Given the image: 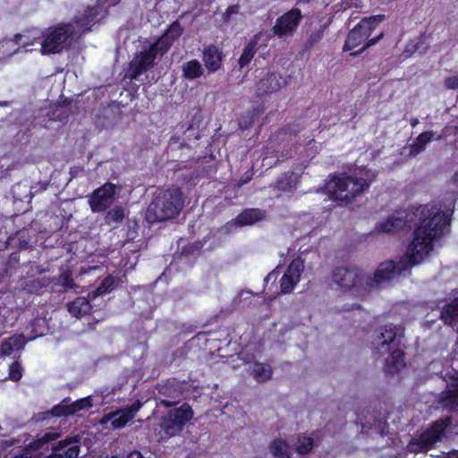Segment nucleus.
<instances>
[{"instance_id": "nucleus-48", "label": "nucleus", "mask_w": 458, "mask_h": 458, "mask_svg": "<svg viewBox=\"0 0 458 458\" xmlns=\"http://www.w3.org/2000/svg\"><path fill=\"white\" fill-rule=\"evenodd\" d=\"M244 294L250 295V292L242 293H241V296H242V295H244Z\"/></svg>"}, {"instance_id": "nucleus-44", "label": "nucleus", "mask_w": 458, "mask_h": 458, "mask_svg": "<svg viewBox=\"0 0 458 458\" xmlns=\"http://www.w3.org/2000/svg\"><path fill=\"white\" fill-rule=\"evenodd\" d=\"M410 123L412 127H415L418 123H419V119L418 118H411L410 120Z\"/></svg>"}, {"instance_id": "nucleus-26", "label": "nucleus", "mask_w": 458, "mask_h": 458, "mask_svg": "<svg viewBox=\"0 0 458 458\" xmlns=\"http://www.w3.org/2000/svg\"><path fill=\"white\" fill-rule=\"evenodd\" d=\"M250 375L259 383L269 380L272 377L273 370L269 364L262 362H254L249 366Z\"/></svg>"}, {"instance_id": "nucleus-16", "label": "nucleus", "mask_w": 458, "mask_h": 458, "mask_svg": "<svg viewBox=\"0 0 458 458\" xmlns=\"http://www.w3.org/2000/svg\"><path fill=\"white\" fill-rule=\"evenodd\" d=\"M77 438H66L53 446L52 454L45 457L36 458H77L80 453Z\"/></svg>"}, {"instance_id": "nucleus-22", "label": "nucleus", "mask_w": 458, "mask_h": 458, "mask_svg": "<svg viewBox=\"0 0 458 458\" xmlns=\"http://www.w3.org/2000/svg\"><path fill=\"white\" fill-rule=\"evenodd\" d=\"M222 59V52L216 46L210 45L204 48L202 60L210 72H216L221 67Z\"/></svg>"}, {"instance_id": "nucleus-37", "label": "nucleus", "mask_w": 458, "mask_h": 458, "mask_svg": "<svg viewBox=\"0 0 458 458\" xmlns=\"http://www.w3.org/2000/svg\"><path fill=\"white\" fill-rule=\"evenodd\" d=\"M58 284L68 289H73L77 285L73 282L72 273L69 270L63 271L58 277Z\"/></svg>"}, {"instance_id": "nucleus-9", "label": "nucleus", "mask_w": 458, "mask_h": 458, "mask_svg": "<svg viewBox=\"0 0 458 458\" xmlns=\"http://www.w3.org/2000/svg\"><path fill=\"white\" fill-rule=\"evenodd\" d=\"M384 19L385 15H375L361 20L349 32L344 46V50H352L365 42Z\"/></svg>"}, {"instance_id": "nucleus-11", "label": "nucleus", "mask_w": 458, "mask_h": 458, "mask_svg": "<svg viewBox=\"0 0 458 458\" xmlns=\"http://www.w3.org/2000/svg\"><path fill=\"white\" fill-rule=\"evenodd\" d=\"M115 190V185L110 182L95 190L89 198L92 212H102L109 208L114 200Z\"/></svg>"}, {"instance_id": "nucleus-5", "label": "nucleus", "mask_w": 458, "mask_h": 458, "mask_svg": "<svg viewBox=\"0 0 458 458\" xmlns=\"http://www.w3.org/2000/svg\"><path fill=\"white\" fill-rule=\"evenodd\" d=\"M182 193L178 188L163 191L157 194L146 211L149 223L162 222L174 218L183 207Z\"/></svg>"}, {"instance_id": "nucleus-35", "label": "nucleus", "mask_w": 458, "mask_h": 458, "mask_svg": "<svg viewBox=\"0 0 458 458\" xmlns=\"http://www.w3.org/2000/svg\"><path fill=\"white\" fill-rule=\"evenodd\" d=\"M124 218V210L121 207H114L106 216V222L108 225L121 223Z\"/></svg>"}, {"instance_id": "nucleus-45", "label": "nucleus", "mask_w": 458, "mask_h": 458, "mask_svg": "<svg viewBox=\"0 0 458 458\" xmlns=\"http://www.w3.org/2000/svg\"><path fill=\"white\" fill-rule=\"evenodd\" d=\"M272 278H275V272H271L267 275V276L266 277V280H270Z\"/></svg>"}, {"instance_id": "nucleus-17", "label": "nucleus", "mask_w": 458, "mask_h": 458, "mask_svg": "<svg viewBox=\"0 0 458 458\" xmlns=\"http://www.w3.org/2000/svg\"><path fill=\"white\" fill-rule=\"evenodd\" d=\"M284 84L285 81L281 76L275 72H267L257 83V93L259 96L267 95L278 90Z\"/></svg>"}, {"instance_id": "nucleus-10", "label": "nucleus", "mask_w": 458, "mask_h": 458, "mask_svg": "<svg viewBox=\"0 0 458 458\" xmlns=\"http://www.w3.org/2000/svg\"><path fill=\"white\" fill-rule=\"evenodd\" d=\"M164 54L159 52L158 48H156L155 43L136 53L130 62L127 76L131 80H137L142 73L154 66L157 55L162 56Z\"/></svg>"}, {"instance_id": "nucleus-36", "label": "nucleus", "mask_w": 458, "mask_h": 458, "mask_svg": "<svg viewBox=\"0 0 458 458\" xmlns=\"http://www.w3.org/2000/svg\"><path fill=\"white\" fill-rule=\"evenodd\" d=\"M114 278L112 276L106 277L100 285L97 288V290L93 293V298L102 295L109 291H111L114 286Z\"/></svg>"}, {"instance_id": "nucleus-34", "label": "nucleus", "mask_w": 458, "mask_h": 458, "mask_svg": "<svg viewBox=\"0 0 458 458\" xmlns=\"http://www.w3.org/2000/svg\"><path fill=\"white\" fill-rule=\"evenodd\" d=\"M294 447L299 454H307L313 448V439L309 437L299 436L294 443Z\"/></svg>"}, {"instance_id": "nucleus-41", "label": "nucleus", "mask_w": 458, "mask_h": 458, "mask_svg": "<svg viewBox=\"0 0 458 458\" xmlns=\"http://www.w3.org/2000/svg\"><path fill=\"white\" fill-rule=\"evenodd\" d=\"M430 456L435 458H458V452L453 451V452H440L437 454H431Z\"/></svg>"}, {"instance_id": "nucleus-40", "label": "nucleus", "mask_w": 458, "mask_h": 458, "mask_svg": "<svg viewBox=\"0 0 458 458\" xmlns=\"http://www.w3.org/2000/svg\"><path fill=\"white\" fill-rule=\"evenodd\" d=\"M444 85L448 89H458V77L452 76L448 77L445 80Z\"/></svg>"}, {"instance_id": "nucleus-6", "label": "nucleus", "mask_w": 458, "mask_h": 458, "mask_svg": "<svg viewBox=\"0 0 458 458\" xmlns=\"http://www.w3.org/2000/svg\"><path fill=\"white\" fill-rule=\"evenodd\" d=\"M330 285L335 291L352 292L353 294L367 291L365 274L357 268L345 267H338L332 271Z\"/></svg>"}, {"instance_id": "nucleus-47", "label": "nucleus", "mask_w": 458, "mask_h": 458, "mask_svg": "<svg viewBox=\"0 0 458 458\" xmlns=\"http://www.w3.org/2000/svg\"><path fill=\"white\" fill-rule=\"evenodd\" d=\"M454 182L458 185V172L454 175Z\"/></svg>"}, {"instance_id": "nucleus-43", "label": "nucleus", "mask_w": 458, "mask_h": 458, "mask_svg": "<svg viewBox=\"0 0 458 458\" xmlns=\"http://www.w3.org/2000/svg\"><path fill=\"white\" fill-rule=\"evenodd\" d=\"M14 443H16V441H15V440H13H13H10V441H5V442L3 444V445H2V446H3L4 448H7L8 446H10V445H13Z\"/></svg>"}, {"instance_id": "nucleus-28", "label": "nucleus", "mask_w": 458, "mask_h": 458, "mask_svg": "<svg viewBox=\"0 0 458 458\" xmlns=\"http://www.w3.org/2000/svg\"><path fill=\"white\" fill-rule=\"evenodd\" d=\"M260 38V33L255 35L245 47V48L242 51V54L241 55L238 60L240 68H243L251 61V59L253 58L254 55L258 50L257 45Z\"/></svg>"}, {"instance_id": "nucleus-8", "label": "nucleus", "mask_w": 458, "mask_h": 458, "mask_svg": "<svg viewBox=\"0 0 458 458\" xmlns=\"http://www.w3.org/2000/svg\"><path fill=\"white\" fill-rule=\"evenodd\" d=\"M449 425V420H441L434 422L417 439L408 444L407 451L413 454L428 452L444 440L446 428Z\"/></svg>"}, {"instance_id": "nucleus-3", "label": "nucleus", "mask_w": 458, "mask_h": 458, "mask_svg": "<svg viewBox=\"0 0 458 458\" xmlns=\"http://www.w3.org/2000/svg\"><path fill=\"white\" fill-rule=\"evenodd\" d=\"M376 176V173L369 169L351 175H335L327 182L326 190L331 199L338 205L346 206L367 191Z\"/></svg>"}, {"instance_id": "nucleus-23", "label": "nucleus", "mask_w": 458, "mask_h": 458, "mask_svg": "<svg viewBox=\"0 0 458 458\" xmlns=\"http://www.w3.org/2000/svg\"><path fill=\"white\" fill-rule=\"evenodd\" d=\"M26 340L24 334L13 335L4 340L0 347L1 356H10L23 349Z\"/></svg>"}, {"instance_id": "nucleus-38", "label": "nucleus", "mask_w": 458, "mask_h": 458, "mask_svg": "<svg viewBox=\"0 0 458 458\" xmlns=\"http://www.w3.org/2000/svg\"><path fill=\"white\" fill-rule=\"evenodd\" d=\"M22 376L21 367L18 361H14L9 368V378L13 381H18Z\"/></svg>"}, {"instance_id": "nucleus-7", "label": "nucleus", "mask_w": 458, "mask_h": 458, "mask_svg": "<svg viewBox=\"0 0 458 458\" xmlns=\"http://www.w3.org/2000/svg\"><path fill=\"white\" fill-rule=\"evenodd\" d=\"M192 416L193 411L188 404H182L179 408L170 410L161 419L158 428H156L158 439L165 440L179 434Z\"/></svg>"}, {"instance_id": "nucleus-12", "label": "nucleus", "mask_w": 458, "mask_h": 458, "mask_svg": "<svg viewBox=\"0 0 458 458\" xmlns=\"http://www.w3.org/2000/svg\"><path fill=\"white\" fill-rule=\"evenodd\" d=\"M304 270V261L300 258L293 259L287 267L286 272L280 279L282 293H290L300 282Z\"/></svg>"}, {"instance_id": "nucleus-24", "label": "nucleus", "mask_w": 458, "mask_h": 458, "mask_svg": "<svg viewBox=\"0 0 458 458\" xmlns=\"http://www.w3.org/2000/svg\"><path fill=\"white\" fill-rule=\"evenodd\" d=\"M268 450L273 458H293L289 443L281 437L271 441Z\"/></svg>"}, {"instance_id": "nucleus-42", "label": "nucleus", "mask_w": 458, "mask_h": 458, "mask_svg": "<svg viewBox=\"0 0 458 458\" xmlns=\"http://www.w3.org/2000/svg\"><path fill=\"white\" fill-rule=\"evenodd\" d=\"M237 11H238L237 6H229V7L226 9V11H225V16H229V15H230V14H232V13H237Z\"/></svg>"}, {"instance_id": "nucleus-29", "label": "nucleus", "mask_w": 458, "mask_h": 458, "mask_svg": "<svg viewBox=\"0 0 458 458\" xmlns=\"http://www.w3.org/2000/svg\"><path fill=\"white\" fill-rule=\"evenodd\" d=\"M182 76L187 80H195L201 77L204 68L199 61L194 59L184 63L182 66Z\"/></svg>"}, {"instance_id": "nucleus-31", "label": "nucleus", "mask_w": 458, "mask_h": 458, "mask_svg": "<svg viewBox=\"0 0 458 458\" xmlns=\"http://www.w3.org/2000/svg\"><path fill=\"white\" fill-rule=\"evenodd\" d=\"M433 136V131H425L420 134L415 142L410 146L409 154L411 156H416L421 153L426 148V145L432 140Z\"/></svg>"}, {"instance_id": "nucleus-18", "label": "nucleus", "mask_w": 458, "mask_h": 458, "mask_svg": "<svg viewBox=\"0 0 458 458\" xmlns=\"http://www.w3.org/2000/svg\"><path fill=\"white\" fill-rule=\"evenodd\" d=\"M91 406L92 403L89 398H82L72 403H70L69 400L64 399L60 404L54 406L51 412L54 416H66Z\"/></svg>"}, {"instance_id": "nucleus-1", "label": "nucleus", "mask_w": 458, "mask_h": 458, "mask_svg": "<svg viewBox=\"0 0 458 458\" xmlns=\"http://www.w3.org/2000/svg\"><path fill=\"white\" fill-rule=\"evenodd\" d=\"M421 222L413 233V239L404 256L395 264L381 263L373 275L365 274L366 289L372 291L388 284L420 263L433 250V242L440 237L449 225V213L435 205H426L420 210Z\"/></svg>"}, {"instance_id": "nucleus-46", "label": "nucleus", "mask_w": 458, "mask_h": 458, "mask_svg": "<svg viewBox=\"0 0 458 458\" xmlns=\"http://www.w3.org/2000/svg\"><path fill=\"white\" fill-rule=\"evenodd\" d=\"M37 336H38V335H29V336L27 337V339H28V340H33V339H35Z\"/></svg>"}, {"instance_id": "nucleus-21", "label": "nucleus", "mask_w": 458, "mask_h": 458, "mask_svg": "<svg viewBox=\"0 0 458 458\" xmlns=\"http://www.w3.org/2000/svg\"><path fill=\"white\" fill-rule=\"evenodd\" d=\"M159 394L163 397L159 398V403L165 406H173L177 404L182 397V390L179 385L174 381L160 386Z\"/></svg>"}, {"instance_id": "nucleus-13", "label": "nucleus", "mask_w": 458, "mask_h": 458, "mask_svg": "<svg viewBox=\"0 0 458 458\" xmlns=\"http://www.w3.org/2000/svg\"><path fill=\"white\" fill-rule=\"evenodd\" d=\"M301 19V10L293 8L276 20L273 31L279 37L290 36L298 27Z\"/></svg>"}, {"instance_id": "nucleus-27", "label": "nucleus", "mask_w": 458, "mask_h": 458, "mask_svg": "<svg viewBox=\"0 0 458 458\" xmlns=\"http://www.w3.org/2000/svg\"><path fill=\"white\" fill-rule=\"evenodd\" d=\"M440 317L458 333V298L444 308Z\"/></svg>"}, {"instance_id": "nucleus-14", "label": "nucleus", "mask_w": 458, "mask_h": 458, "mask_svg": "<svg viewBox=\"0 0 458 458\" xmlns=\"http://www.w3.org/2000/svg\"><path fill=\"white\" fill-rule=\"evenodd\" d=\"M106 2V0H98L95 6L87 8L84 14L78 18L76 24L82 32L89 30L91 22H96L105 16Z\"/></svg>"}, {"instance_id": "nucleus-39", "label": "nucleus", "mask_w": 458, "mask_h": 458, "mask_svg": "<svg viewBox=\"0 0 458 458\" xmlns=\"http://www.w3.org/2000/svg\"><path fill=\"white\" fill-rule=\"evenodd\" d=\"M384 37V33L381 32L379 33L377 37L368 40L365 44V46H363L359 51L355 52L352 54V55H357L358 54H360L362 53L365 49H367L368 47H372L374 45H376L382 38Z\"/></svg>"}, {"instance_id": "nucleus-2", "label": "nucleus", "mask_w": 458, "mask_h": 458, "mask_svg": "<svg viewBox=\"0 0 458 458\" xmlns=\"http://www.w3.org/2000/svg\"><path fill=\"white\" fill-rule=\"evenodd\" d=\"M403 337V329L394 325L380 327L374 332L373 350L383 358L384 369L388 374L398 372L405 365L402 349Z\"/></svg>"}, {"instance_id": "nucleus-20", "label": "nucleus", "mask_w": 458, "mask_h": 458, "mask_svg": "<svg viewBox=\"0 0 458 458\" xmlns=\"http://www.w3.org/2000/svg\"><path fill=\"white\" fill-rule=\"evenodd\" d=\"M183 32V29L178 21L173 22L167 30L155 42L156 48L161 53H166L173 43L178 39Z\"/></svg>"}, {"instance_id": "nucleus-15", "label": "nucleus", "mask_w": 458, "mask_h": 458, "mask_svg": "<svg viewBox=\"0 0 458 458\" xmlns=\"http://www.w3.org/2000/svg\"><path fill=\"white\" fill-rule=\"evenodd\" d=\"M140 408L141 403L140 402H135L129 407L106 414L104 420L106 421H111L113 428H121L124 427L128 421L134 418Z\"/></svg>"}, {"instance_id": "nucleus-19", "label": "nucleus", "mask_w": 458, "mask_h": 458, "mask_svg": "<svg viewBox=\"0 0 458 458\" xmlns=\"http://www.w3.org/2000/svg\"><path fill=\"white\" fill-rule=\"evenodd\" d=\"M265 211L259 208H249L242 212L235 219L225 225L227 230L234 226L252 225L265 218Z\"/></svg>"}, {"instance_id": "nucleus-25", "label": "nucleus", "mask_w": 458, "mask_h": 458, "mask_svg": "<svg viewBox=\"0 0 458 458\" xmlns=\"http://www.w3.org/2000/svg\"><path fill=\"white\" fill-rule=\"evenodd\" d=\"M90 310L91 304L85 297H78L74 301L67 303L68 312L77 318L85 316Z\"/></svg>"}, {"instance_id": "nucleus-4", "label": "nucleus", "mask_w": 458, "mask_h": 458, "mask_svg": "<svg viewBox=\"0 0 458 458\" xmlns=\"http://www.w3.org/2000/svg\"><path fill=\"white\" fill-rule=\"evenodd\" d=\"M75 34L73 26L72 24H64L56 28L49 29L42 37L33 35V41H22L24 38L21 34H16L12 39L16 44L21 43L22 46L13 51V54L20 52H29L28 47L37 44L40 47V52L44 55L50 53H58L64 47L67 39Z\"/></svg>"}, {"instance_id": "nucleus-33", "label": "nucleus", "mask_w": 458, "mask_h": 458, "mask_svg": "<svg viewBox=\"0 0 458 458\" xmlns=\"http://www.w3.org/2000/svg\"><path fill=\"white\" fill-rule=\"evenodd\" d=\"M332 17H328L327 20L321 24L318 29L312 30L306 41L305 47L311 48L317 45L324 37L327 28L330 25Z\"/></svg>"}, {"instance_id": "nucleus-30", "label": "nucleus", "mask_w": 458, "mask_h": 458, "mask_svg": "<svg viewBox=\"0 0 458 458\" xmlns=\"http://www.w3.org/2000/svg\"><path fill=\"white\" fill-rule=\"evenodd\" d=\"M439 403L448 410L458 411V384L454 389L441 393Z\"/></svg>"}, {"instance_id": "nucleus-32", "label": "nucleus", "mask_w": 458, "mask_h": 458, "mask_svg": "<svg viewBox=\"0 0 458 458\" xmlns=\"http://www.w3.org/2000/svg\"><path fill=\"white\" fill-rule=\"evenodd\" d=\"M403 225V219L399 216L393 215L388 216L386 221L379 223L377 225V230L384 233H390L402 228Z\"/></svg>"}]
</instances>
